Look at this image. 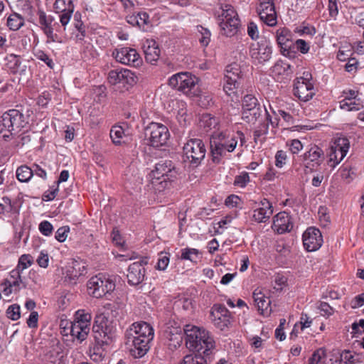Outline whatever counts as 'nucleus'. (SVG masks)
<instances>
[{"instance_id": "nucleus-7", "label": "nucleus", "mask_w": 364, "mask_h": 364, "mask_svg": "<svg viewBox=\"0 0 364 364\" xmlns=\"http://www.w3.org/2000/svg\"><path fill=\"white\" fill-rule=\"evenodd\" d=\"M183 159L193 167L198 166L205 159L206 147L200 139H189L183 147Z\"/></svg>"}, {"instance_id": "nucleus-39", "label": "nucleus", "mask_w": 364, "mask_h": 364, "mask_svg": "<svg viewBox=\"0 0 364 364\" xmlns=\"http://www.w3.org/2000/svg\"><path fill=\"white\" fill-rule=\"evenodd\" d=\"M181 258L196 263L200 258V252L197 249L186 247L181 250Z\"/></svg>"}, {"instance_id": "nucleus-29", "label": "nucleus", "mask_w": 364, "mask_h": 364, "mask_svg": "<svg viewBox=\"0 0 364 364\" xmlns=\"http://www.w3.org/2000/svg\"><path fill=\"white\" fill-rule=\"evenodd\" d=\"M252 297L255 305L257 306L258 311L261 314H269L272 311L271 301L269 297L266 296L263 292L259 289H256Z\"/></svg>"}, {"instance_id": "nucleus-59", "label": "nucleus", "mask_w": 364, "mask_h": 364, "mask_svg": "<svg viewBox=\"0 0 364 364\" xmlns=\"http://www.w3.org/2000/svg\"><path fill=\"white\" fill-rule=\"evenodd\" d=\"M287 160V154L282 151H277L275 155V165L278 168H282L285 164Z\"/></svg>"}, {"instance_id": "nucleus-13", "label": "nucleus", "mask_w": 364, "mask_h": 364, "mask_svg": "<svg viewBox=\"0 0 364 364\" xmlns=\"http://www.w3.org/2000/svg\"><path fill=\"white\" fill-rule=\"evenodd\" d=\"M115 60L123 65L139 67L142 64V59L137 51L129 47H123L115 49L112 53Z\"/></svg>"}, {"instance_id": "nucleus-22", "label": "nucleus", "mask_w": 364, "mask_h": 364, "mask_svg": "<svg viewBox=\"0 0 364 364\" xmlns=\"http://www.w3.org/2000/svg\"><path fill=\"white\" fill-rule=\"evenodd\" d=\"M147 263L146 261L141 259L139 262H135L131 264L127 269V280L128 283L132 286H136L141 284L145 277V268L144 264Z\"/></svg>"}, {"instance_id": "nucleus-60", "label": "nucleus", "mask_w": 364, "mask_h": 364, "mask_svg": "<svg viewBox=\"0 0 364 364\" xmlns=\"http://www.w3.org/2000/svg\"><path fill=\"white\" fill-rule=\"evenodd\" d=\"M168 263L169 257L166 255V254L164 255L163 253H161L158 259L156 267L159 270H165Z\"/></svg>"}, {"instance_id": "nucleus-38", "label": "nucleus", "mask_w": 364, "mask_h": 364, "mask_svg": "<svg viewBox=\"0 0 364 364\" xmlns=\"http://www.w3.org/2000/svg\"><path fill=\"white\" fill-rule=\"evenodd\" d=\"M16 178L21 183H28L33 177L31 168L27 165H21L16 171Z\"/></svg>"}, {"instance_id": "nucleus-26", "label": "nucleus", "mask_w": 364, "mask_h": 364, "mask_svg": "<svg viewBox=\"0 0 364 364\" xmlns=\"http://www.w3.org/2000/svg\"><path fill=\"white\" fill-rule=\"evenodd\" d=\"M294 95L300 100L307 102L315 95L313 82L304 83V81H296L294 87Z\"/></svg>"}, {"instance_id": "nucleus-54", "label": "nucleus", "mask_w": 364, "mask_h": 364, "mask_svg": "<svg viewBox=\"0 0 364 364\" xmlns=\"http://www.w3.org/2000/svg\"><path fill=\"white\" fill-rule=\"evenodd\" d=\"M39 230L43 235L50 236L52 234L53 228L50 222L43 220L39 224Z\"/></svg>"}, {"instance_id": "nucleus-27", "label": "nucleus", "mask_w": 364, "mask_h": 364, "mask_svg": "<svg viewBox=\"0 0 364 364\" xmlns=\"http://www.w3.org/2000/svg\"><path fill=\"white\" fill-rule=\"evenodd\" d=\"M272 228L279 234L291 231L293 223L289 215L285 211L277 213L274 217Z\"/></svg>"}, {"instance_id": "nucleus-61", "label": "nucleus", "mask_w": 364, "mask_h": 364, "mask_svg": "<svg viewBox=\"0 0 364 364\" xmlns=\"http://www.w3.org/2000/svg\"><path fill=\"white\" fill-rule=\"evenodd\" d=\"M58 193V186L56 187H52L50 190H48L43 195V200L45 201H50L53 200Z\"/></svg>"}, {"instance_id": "nucleus-53", "label": "nucleus", "mask_w": 364, "mask_h": 364, "mask_svg": "<svg viewBox=\"0 0 364 364\" xmlns=\"http://www.w3.org/2000/svg\"><path fill=\"white\" fill-rule=\"evenodd\" d=\"M340 359L346 364H354L355 363V354L350 350H343L340 355Z\"/></svg>"}, {"instance_id": "nucleus-35", "label": "nucleus", "mask_w": 364, "mask_h": 364, "mask_svg": "<svg viewBox=\"0 0 364 364\" xmlns=\"http://www.w3.org/2000/svg\"><path fill=\"white\" fill-rule=\"evenodd\" d=\"M85 266L80 267L78 262L74 261L72 262V266L69 267L66 271V277L70 282H75L77 279L85 274Z\"/></svg>"}, {"instance_id": "nucleus-44", "label": "nucleus", "mask_w": 364, "mask_h": 364, "mask_svg": "<svg viewBox=\"0 0 364 364\" xmlns=\"http://www.w3.org/2000/svg\"><path fill=\"white\" fill-rule=\"evenodd\" d=\"M33 264V258L30 255H23L18 259V263L14 269H18L21 274Z\"/></svg>"}, {"instance_id": "nucleus-4", "label": "nucleus", "mask_w": 364, "mask_h": 364, "mask_svg": "<svg viewBox=\"0 0 364 364\" xmlns=\"http://www.w3.org/2000/svg\"><path fill=\"white\" fill-rule=\"evenodd\" d=\"M28 124L27 118L18 109H9L0 118V134H3L5 140L13 132H18Z\"/></svg>"}, {"instance_id": "nucleus-46", "label": "nucleus", "mask_w": 364, "mask_h": 364, "mask_svg": "<svg viewBox=\"0 0 364 364\" xmlns=\"http://www.w3.org/2000/svg\"><path fill=\"white\" fill-rule=\"evenodd\" d=\"M326 353L322 348L316 350L309 359V364H325Z\"/></svg>"}, {"instance_id": "nucleus-43", "label": "nucleus", "mask_w": 364, "mask_h": 364, "mask_svg": "<svg viewBox=\"0 0 364 364\" xmlns=\"http://www.w3.org/2000/svg\"><path fill=\"white\" fill-rule=\"evenodd\" d=\"M91 319V314L85 312V310H78L75 314V321L82 326L86 325L87 327L90 328Z\"/></svg>"}, {"instance_id": "nucleus-52", "label": "nucleus", "mask_w": 364, "mask_h": 364, "mask_svg": "<svg viewBox=\"0 0 364 364\" xmlns=\"http://www.w3.org/2000/svg\"><path fill=\"white\" fill-rule=\"evenodd\" d=\"M269 122H264L258 126L256 130L254 132V139L257 142V140L268 133Z\"/></svg>"}, {"instance_id": "nucleus-18", "label": "nucleus", "mask_w": 364, "mask_h": 364, "mask_svg": "<svg viewBox=\"0 0 364 364\" xmlns=\"http://www.w3.org/2000/svg\"><path fill=\"white\" fill-rule=\"evenodd\" d=\"M154 338L125 339V344L129 346L130 354L135 358L144 356L151 348Z\"/></svg>"}, {"instance_id": "nucleus-40", "label": "nucleus", "mask_w": 364, "mask_h": 364, "mask_svg": "<svg viewBox=\"0 0 364 364\" xmlns=\"http://www.w3.org/2000/svg\"><path fill=\"white\" fill-rule=\"evenodd\" d=\"M23 24V18L18 14L10 15L7 19V26L13 31L18 30Z\"/></svg>"}, {"instance_id": "nucleus-28", "label": "nucleus", "mask_w": 364, "mask_h": 364, "mask_svg": "<svg viewBox=\"0 0 364 364\" xmlns=\"http://www.w3.org/2000/svg\"><path fill=\"white\" fill-rule=\"evenodd\" d=\"M323 152L318 146L312 147L304 154L305 166L312 170L314 166H318L321 164Z\"/></svg>"}, {"instance_id": "nucleus-15", "label": "nucleus", "mask_w": 364, "mask_h": 364, "mask_svg": "<svg viewBox=\"0 0 364 364\" xmlns=\"http://www.w3.org/2000/svg\"><path fill=\"white\" fill-rule=\"evenodd\" d=\"M276 41L281 49L283 55L289 58H294V53L291 50V46L294 45L292 41V33L286 27L279 28L276 31Z\"/></svg>"}, {"instance_id": "nucleus-50", "label": "nucleus", "mask_w": 364, "mask_h": 364, "mask_svg": "<svg viewBox=\"0 0 364 364\" xmlns=\"http://www.w3.org/2000/svg\"><path fill=\"white\" fill-rule=\"evenodd\" d=\"M34 55L38 60L44 62L50 68H53L54 63L53 60L43 50H37Z\"/></svg>"}, {"instance_id": "nucleus-20", "label": "nucleus", "mask_w": 364, "mask_h": 364, "mask_svg": "<svg viewBox=\"0 0 364 364\" xmlns=\"http://www.w3.org/2000/svg\"><path fill=\"white\" fill-rule=\"evenodd\" d=\"M4 286L2 291L5 295L8 296L13 292L16 293L20 289L25 288L26 284L22 274L18 269H13L9 273V276L6 279Z\"/></svg>"}, {"instance_id": "nucleus-19", "label": "nucleus", "mask_w": 364, "mask_h": 364, "mask_svg": "<svg viewBox=\"0 0 364 364\" xmlns=\"http://www.w3.org/2000/svg\"><path fill=\"white\" fill-rule=\"evenodd\" d=\"M109 82L112 85L123 84L124 85H134L138 78L135 74L128 69L112 70L108 74Z\"/></svg>"}, {"instance_id": "nucleus-36", "label": "nucleus", "mask_w": 364, "mask_h": 364, "mask_svg": "<svg viewBox=\"0 0 364 364\" xmlns=\"http://www.w3.org/2000/svg\"><path fill=\"white\" fill-rule=\"evenodd\" d=\"M263 111L262 107L246 109L242 112V118L247 123L255 124L261 117Z\"/></svg>"}, {"instance_id": "nucleus-30", "label": "nucleus", "mask_w": 364, "mask_h": 364, "mask_svg": "<svg viewBox=\"0 0 364 364\" xmlns=\"http://www.w3.org/2000/svg\"><path fill=\"white\" fill-rule=\"evenodd\" d=\"M271 71L272 75L277 78V80L287 79L293 73L291 66L282 60H278L274 66H272Z\"/></svg>"}, {"instance_id": "nucleus-24", "label": "nucleus", "mask_w": 364, "mask_h": 364, "mask_svg": "<svg viewBox=\"0 0 364 364\" xmlns=\"http://www.w3.org/2000/svg\"><path fill=\"white\" fill-rule=\"evenodd\" d=\"M54 9L60 15V21L63 26H65L70 21L74 11V4L72 0H55Z\"/></svg>"}, {"instance_id": "nucleus-12", "label": "nucleus", "mask_w": 364, "mask_h": 364, "mask_svg": "<svg viewBox=\"0 0 364 364\" xmlns=\"http://www.w3.org/2000/svg\"><path fill=\"white\" fill-rule=\"evenodd\" d=\"M241 77L242 71L239 64L234 63L226 67L223 90L228 95L230 96L235 92V90L240 84V80Z\"/></svg>"}, {"instance_id": "nucleus-62", "label": "nucleus", "mask_w": 364, "mask_h": 364, "mask_svg": "<svg viewBox=\"0 0 364 364\" xmlns=\"http://www.w3.org/2000/svg\"><path fill=\"white\" fill-rule=\"evenodd\" d=\"M31 170L33 171V176L35 174L38 176V177L41 178L43 180H46L47 178V173L46 170L42 168L39 165L36 164H33V166L31 168Z\"/></svg>"}, {"instance_id": "nucleus-9", "label": "nucleus", "mask_w": 364, "mask_h": 364, "mask_svg": "<svg viewBox=\"0 0 364 364\" xmlns=\"http://www.w3.org/2000/svg\"><path fill=\"white\" fill-rule=\"evenodd\" d=\"M272 43L266 37H262L257 43L251 44L250 55L254 62L259 64H264L269 61L272 55Z\"/></svg>"}, {"instance_id": "nucleus-33", "label": "nucleus", "mask_w": 364, "mask_h": 364, "mask_svg": "<svg viewBox=\"0 0 364 364\" xmlns=\"http://www.w3.org/2000/svg\"><path fill=\"white\" fill-rule=\"evenodd\" d=\"M90 328L86 325L82 326L80 323L73 321L70 326V335L74 338L79 340L80 342L85 340L89 332Z\"/></svg>"}, {"instance_id": "nucleus-64", "label": "nucleus", "mask_w": 364, "mask_h": 364, "mask_svg": "<svg viewBox=\"0 0 364 364\" xmlns=\"http://www.w3.org/2000/svg\"><path fill=\"white\" fill-rule=\"evenodd\" d=\"M295 45L296 46V48L301 53H308L309 50V46L306 43V42L304 40L302 39H298L295 42Z\"/></svg>"}, {"instance_id": "nucleus-49", "label": "nucleus", "mask_w": 364, "mask_h": 364, "mask_svg": "<svg viewBox=\"0 0 364 364\" xmlns=\"http://www.w3.org/2000/svg\"><path fill=\"white\" fill-rule=\"evenodd\" d=\"M6 316L9 318L16 321L21 316L20 306L18 304H12L6 310Z\"/></svg>"}, {"instance_id": "nucleus-11", "label": "nucleus", "mask_w": 364, "mask_h": 364, "mask_svg": "<svg viewBox=\"0 0 364 364\" xmlns=\"http://www.w3.org/2000/svg\"><path fill=\"white\" fill-rule=\"evenodd\" d=\"M198 79L190 73H178L172 75L168 80V84L173 88L188 95L194 90Z\"/></svg>"}, {"instance_id": "nucleus-37", "label": "nucleus", "mask_w": 364, "mask_h": 364, "mask_svg": "<svg viewBox=\"0 0 364 364\" xmlns=\"http://www.w3.org/2000/svg\"><path fill=\"white\" fill-rule=\"evenodd\" d=\"M219 123L218 119L210 114H204L202 115L200 124L205 132H209L213 129H216Z\"/></svg>"}, {"instance_id": "nucleus-23", "label": "nucleus", "mask_w": 364, "mask_h": 364, "mask_svg": "<svg viewBox=\"0 0 364 364\" xmlns=\"http://www.w3.org/2000/svg\"><path fill=\"white\" fill-rule=\"evenodd\" d=\"M257 204L253 211L252 220L257 223H266L273 214L272 204L266 198H263Z\"/></svg>"}, {"instance_id": "nucleus-56", "label": "nucleus", "mask_w": 364, "mask_h": 364, "mask_svg": "<svg viewBox=\"0 0 364 364\" xmlns=\"http://www.w3.org/2000/svg\"><path fill=\"white\" fill-rule=\"evenodd\" d=\"M9 64L11 65L9 68L11 70V72L16 73L18 72V68L21 64V61L20 57L14 54L10 55L9 56Z\"/></svg>"}, {"instance_id": "nucleus-34", "label": "nucleus", "mask_w": 364, "mask_h": 364, "mask_svg": "<svg viewBox=\"0 0 364 364\" xmlns=\"http://www.w3.org/2000/svg\"><path fill=\"white\" fill-rule=\"evenodd\" d=\"M211 360V355L205 356L203 354L195 353L184 356L179 364H208Z\"/></svg>"}, {"instance_id": "nucleus-2", "label": "nucleus", "mask_w": 364, "mask_h": 364, "mask_svg": "<svg viewBox=\"0 0 364 364\" xmlns=\"http://www.w3.org/2000/svg\"><path fill=\"white\" fill-rule=\"evenodd\" d=\"M186 347L196 353L211 355L215 349V341L208 331L193 325H186L183 328Z\"/></svg>"}, {"instance_id": "nucleus-47", "label": "nucleus", "mask_w": 364, "mask_h": 364, "mask_svg": "<svg viewBox=\"0 0 364 364\" xmlns=\"http://www.w3.org/2000/svg\"><path fill=\"white\" fill-rule=\"evenodd\" d=\"M261 107L257 99L252 95H246L242 100V110L249 108H255Z\"/></svg>"}, {"instance_id": "nucleus-17", "label": "nucleus", "mask_w": 364, "mask_h": 364, "mask_svg": "<svg viewBox=\"0 0 364 364\" xmlns=\"http://www.w3.org/2000/svg\"><path fill=\"white\" fill-rule=\"evenodd\" d=\"M302 239L304 247L308 252L318 250L323 242L321 231L314 227L307 228L302 235Z\"/></svg>"}, {"instance_id": "nucleus-55", "label": "nucleus", "mask_w": 364, "mask_h": 364, "mask_svg": "<svg viewBox=\"0 0 364 364\" xmlns=\"http://www.w3.org/2000/svg\"><path fill=\"white\" fill-rule=\"evenodd\" d=\"M69 232L70 228L68 226L60 227L56 231L55 237L58 242H63L66 240Z\"/></svg>"}, {"instance_id": "nucleus-25", "label": "nucleus", "mask_w": 364, "mask_h": 364, "mask_svg": "<svg viewBox=\"0 0 364 364\" xmlns=\"http://www.w3.org/2000/svg\"><path fill=\"white\" fill-rule=\"evenodd\" d=\"M212 315L214 325L221 331L228 328L231 323L230 313L225 306H215Z\"/></svg>"}, {"instance_id": "nucleus-45", "label": "nucleus", "mask_w": 364, "mask_h": 364, "mask_svg": "<svg viewBox=\"0 0 364 364\" xmlns=\"http://www.w3.org/2000/svg\"><path fill=\"white\" fill-rule=\"evenodd\" d=\"M38 15L41 29L52 26V23L54 21V18L52 16L46 15L42 10H38Z\"/></svg>"}, {"instance_id": "nucleus-42", "label": "nucleus", "mask_w": 364, "mask_h": 364, "mask_svg": "<svg viewBox=\"0 0 364 364\" xmlns=\"http://www.w3.org/2000/svg\"><path fill=\"white\" fill-rule=\"evenodd\" d=\"M197 31L199 33L200 35L198 36L200 43L203 46H208L210 41V31L208 28H204L202 26H197Z\"/></svg>"}, {"instance_id": "nucleus-21", "label": "nucleus", "mask_w": 364, "mask_h": 364, "mask_svg": "<svg viewBox=\"0 0 364 364\" xmlns=\"http://www.w3.org/2000/svg\"><path fill=\"white\" fill-rule=\"evenodd\" d=\"M349 147L350 142L346 137H339L335 140L334 145L331 146L330 153V161H334L333 167L344 159Z\"/></svg>"}, {"instance_id": "nucleus-48", "label": "nucleus", "mask_w": 364, "mask_h": 364, "mask_svg": "<svg viewBox=\"0 0 364 364\" xmlns=\"http://www.w3.org/2000/svg\"><path fill=\"white\" fill-rule=\"evenodd\" d=\"M249 182L250 176L248 173L242 172L240 175L235 177L233 184L240 188H245Z\"/></svg>"}, {"instance_id": "nucleus-14", "label": "nucleus", "mask_w": 364, "mask_h": 364, "mask_svg": "<svg viewBox=\"0 0 364 364\" xmlns=\"http://www.w3.org/2000/svg\"><path fill=\"white\" fill-rule=\"evenodd\" d=\"M257 13L259 18L269 26H274L277 23V13L272 0H259L257 6Z\"/></svg>"}, {"instance_id": "nucleus-32", "label": "nucleus", "mask_w": 364, "mask_h": 364, "mask_svg": "<svg viewBox=\"0 0 364 364\" xmlns=\"http://www.w3.org/2000/svg\"><path fill=\"white\" fill-rule=\"evenodd\" d=\"M165 337L170 342V346H173L175 348L179 346L183 341V331L181 328H168L165 333Z\"/></svg>"}, {"instance_id": "nucleus-6", "label": "nucleus", "mask_w": 364, "mask_h": 364, "mask_svg": "<svg viewBox=\"0 0 364 364\" xmlns=\"http://www.w3.org/2000/svg\"><path fill=\"white\" fill-rule=\"evenodd\" d=\"M152 183L154 185H161V188H166L171 182L176 178L178 171L173 163L170 160L160 161L155 165L154 169L151 171Z\"/></svg>"}, {"instance_id": "nucleus-8", "label": "nucleus", "mask_w": 364, "mask_h": 364, "mask_svg": "<svg viewBox=\"0 0 364 364\" xmlns=\"http://www.w3.org/2000/svg\"><path fill=\"white\" fill-rule=\"evenodd\" d=\"M87 287L89 294L101 298L114 290L115 282L109 277L100 274L90 279Z\"/></svg>"}, {"instance_id": "nucleus-16", "label": "nucleus", "mask_w": 364, "mask_h": 364, "mask_svg": "<svg viewBox=\"0 0 364 364\" xmlns=\"http://www.w3.org/2000/svg\"><path fill=\"white\" fill-rule=\"evenodd\" d=\"M125 339L154 338V331L146 322L132 323L124 333Z\"/></svg>"}, {"instance_id": "nucleus-58", "label": "nucleus", "mask_w": 364, "mask_h": 364, "mask_svg": "<svg viewBox=\"0 0 364 364\" xmlns=\"http://www.w3.org/2000/svg\"><path fill=\"white\" fill-rule=\"evenodd\" d=\"M318 309L321 311L322 316H331L334 313V309L331 307L328 303L321 301L320 302Z\"/></svg>"}, {"instance_id": "nucleus-63", "label": "nucleus", "mask_w": 364, "mask_h": 364, "mask_svg": "<svg viewBox=\"0 0 364 364\" xmlns=\"http://www.w3.org/2000/svg\"><path fill=\"white\" fill-rule=\"evenodd\" d=\"M38 314L37 311H32L27 319V324L30 328H36L38 326Z\"/></svg>"}, {"instance_id": "nucleus-3", "label": "nucleus", "mask_w": 364, "mask_h": 364, "mask_svg": "<svg viewBox=\"0 0 364 364\" xmlns=\"http://www.w3.org/2000/svg\"><path fill=\"white\" fill-rule=\"evenodd\" d=\"M92 333L95 342L102 347L112 343L115 336V328L105 314H100L95 318Z\"/></svg>"}, {"instance_id": "nucleus-31", "label": "nucleus", "mask_w": 364, "mask_h": 364, "mask_svg": "<svg viewBox=\"0 0 364 364\" xmlns=\"http://www.w3.org/2000/svg\"><path fill=\"white\" fill-rule=\"evenodd\" d=\"M147 46H144L145 59L148 63L154 64L160 57L161 50L154 40L147 41Z\"/></svg>"}, {"instance_id": "nucleus-57", "label": "nucleus", "mask_w": 364, "mask_h": 364, "mask_svg": "<svg viewBox=\"0 0 364 364\" xmlns=\"http://www.w3.org/2000/svg\"><path fill=\"white\" fill-rule=\"evenodd\" d=\"M247 34L252 40H257L259 38V31L255 23L251 21L247 25Z\"/></svg>"}, {"instance_id": "nucleus-41", "label": "nucleus", "mask_w": 364, "mask_h": 364, "mask_svg": "<svg viewBox=\"0 0 364 364\" xmlns=\"http://www.w3.org/2000/svg\"><path fill=\"white\" fill-rule=\"evenodd\" d=\"M109 135L112 142L116 145H119L121 144L124 135V129L121 126H113L110 130Z\"/></svg>"}, {"instance_id": "nucleus-51", "label": "nucleus", "mask_w": 364, "mask_h": 364, "mask_svg": "<svg viewBox=\"0 0 364 364\" xmlns=\"http://www.w3.org/2000/svg\"><path fill=\"white\" fill-rule=\"evenodd\" d=\"M137 18L139 19V28L143 31H146L149 23V16L146 12L136 13Z\"/></svg>"}, {"instance_id": "nucleus-10", "label": "nucleus", "mask_w": 364, "mask_h": 364, "mask_svg": "<svg viewBox=\"0 0 364 364\" xmlns=\"http://www.w3.org/2000/svg\"><path fill=\"white\" fill-rule=\"evenodd\" d=\"M145 134L149 137V144L154 147L164 145L169 138L168 128L160 123L151 122L146 128Z\"/></svg>"}, {"instance_id": "nucleus-5", "label": "nucleus", "mask_w": 364, "mask_h": 364, "mask_svg": "<svg viewBox=\"0 0 364 364\" xmlns=\"http://www.w3.org/2000/svg\"><path fill=\"white\" fill-rule=\"evenodd\" d=\"M220 9L221 13L217 16L220 33L227 37H232L237 33L240 26L238 15L230 4L222 5Z\"/></svg>"}, {"instance_id": "nucleus-1", "label": "nucleus", "mask_w": 364, "mask_h": 364, "mask_svg": "<svg viewBox=\"0 0 364 364\" xmlns=\"http://www.w3.org/2000/svg\"><path fill=\"white\" fill-rule=\"evenodd\" d=\"M238 141L240 146L246 142L245 134L237 131L230 130L214 131L210 137V153L214 163H219L226 153L232 152L237 146Z\"/></svg>"}]
</instances>
